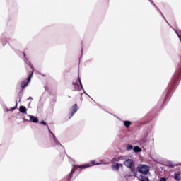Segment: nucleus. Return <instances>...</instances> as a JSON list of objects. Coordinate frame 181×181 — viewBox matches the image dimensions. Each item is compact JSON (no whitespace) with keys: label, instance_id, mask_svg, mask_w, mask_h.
<instances>
[{"label":"nucleus","instance_id":"9","mask_svg":"<svg viewBox=\"0 0 181 181\" xmlns=\"http://www.w3.org/2000/svg\"><path fill=\"white\" fill-rule=\"evenodd\" d=\"M28 118H30L31 122H34L35 124H37V122H39V119L33 115H28Z\"/></svg>","mask_w":181,"mask_h":181},{"label":"nucleus","instance_id":"14","mask_svg":"<svg viewBox=\"0 0 181 181\" xmlns=\"http://www.w3.org/2000/svg\"><path fill=\"white\" fill-rule=\"evenodd\" d=\"M132 149H134V146H132V145L128 144V145L127 146V151H131V150H132Z\"/></svg>","mask_w":181,"mask_h":181},{"label":"nucleus","instance_id":"18","mask_svg":"<svg viewBox=\"0 0 181 181\" xmlns=\"http://www.w3.org/2000/svg\"><path fill=\"white\" fill-rule=\"evenodd\" d=\"M154 162H156V163H160V162H158V160H156V159H153Z\"/></svg>","mask_w":181,"mask_h":181},{"label":"nucleus","instance_id":"19","mask_svg":"<svg viewBox=\"0 0 181 181\" xmlns=\"http://www.w3.org/2000/svg\"><path fill=\"white\" fill-rule=\"evenodd\" d=\"M7 111H13V108H12L11 110H7Z\"/></svg>","mask_w":181,"mask_h":181},{"label":"nucleus","instance_id":"4","mask_svg":"<svg viewBox=\"0 0 181 181\" xmlns=\"http://www.w3.org/2000/svg\"><path fill=\"white\" fill-rule=\"evenodd\" d=\"M95 165H101V163H95V161L93 160L90 163L79 165L77 168H80L81 169H87V168H91V166H95Z\"/></svg>","mask_w":181,"mask_h":181},{"label":"nucleus","instance_id":"11","mask_svg":"<svg viewBox=\"0 0 181 181\" xmlns=\"http://www.w3.org/2000/svg\"><path fill=\"white\" fill-rule=\"evenodd\" d=\"M19 111L20 112H22V114H26L27 109L25 106H21Z\"/></svg>","mask_w":181,"mask_h":181},{"label":"nucleus","instance_id":"10","mask_svg":"<svg viewBox=\"0 0 181 181\" xmlns=\"http://www.w3.org/2000/svg\"><path fill=\"white\" fill-rule=\"evenodd\" d=\"M134 152H135L136 153H138L139 152L142 151V149L141 148H139V146H136L134 147L133 148Z\"/></svg>","mask_w":181,"mask_h":181},{"label":"nucleus","instance_id":"16","mask_svg":"<svg viewBox=\"0 0 181 181\" xmlns=\"http://www.w3.org/2000/svg\"><path fill=\"white\" fill-rule=\"evenodd\" d=\"M141 181H149V179L148 178V177H142L141 179Z\"/></svg>","mask_w":181,"mask_h":181},{"label":"nucleus","instance_id":"15","mask_svg":"<svg viewBox=\"0 0 181 181\" xmlns=\"http://www.w3.org/2000/svg\"><path fill=\"white\" fill-rule=\"evenodd\" d=\"M49 132H51V134L53 135L54 141L57 144H57H60V143H59V141H57V140L56 139V136H54V134H53V133H52V132L49 130Z\"/></svg>","mask_w":181,"mask_h":181},{"label":"nucleus","instance_id":"17","mask_svg":"<svg viewBox=\"0 0 181 181\" xmlns=\"http://www.w3.org/2000/svg\"><path fill=\"white\" fill-rule=\"evenodd\" d=\"M41 124H42V125H47V124L46 123V122H45V121H41Z\"/></svg>","mask_w":181,"mask_h":181},{"label":"nucleus","instance_id":"20","mask_svg":"<svg viewBox=\"0 0 181 181\" xmlns=\"http://www.w3.org/2000/svg\"><path fill=\"white\" fill-rule=\"evenodd\" d=\"M83 93H84V94H86V95H88L87 94V93H86V91H84Z\"/></svg>","mask_w":181,"mask_h":181},{"label":"nucleus","instance_id":"6","mask_svg":"<svg viewBox=\"0 0 181 181\" xmlns=\"http://www.w3.org/2000/svg\"><path fill=\"white\" fill-rule=\"evenodd\" d=\"M119 168H124V164L120 163H116L112 165V170H119Z\"/></svg>","mask_w":181,"mask_h":181},{"label":"nucleus","instance_id":"22","mask_svg":"<svg viewBox=\"0 0 181 181\" xmlns=\"http://www.w3.org/2000/svg\"><path fill=\"white\" fill-rule=\"evenodd\" d=\"M74 173V170L71 171V173Z\"/></svg>","mask_w":181,"mask_h":181},{"label":"nucleus","instance_id":"1","mask_svg":"<svg viewBox=\"0 0 181 181\" xmlns=\"http://www.w3.org/2000/svg\"><path fill=\"white\" fill-rule=\"evenodd\" d=\"M137 169L138 171L143 175H148V173H149V167H148V165L141 164L138 166Z\"/></svg>","mask_w":181,"mask_h":181},{"label":"nucleus","instance_id":"3","mask_svg":"<svg viewBox=\"0 0 181 181\" xmlns=\"http://www.w3.org/2000/svg\"><path fill=\"white\" fill-rule=\"evenodd\" d=\"M74 87L76 91H80V90H84L83 88V83H81V80L78 79L74 83Z\"/></svg>","mask_w":181,"mask_h":181},{"label":"nucleus","instance_id":"12","mask_svg":"<svg viewBox=\"0 0 181 181\" xmlns=\"http://www.w3.org/2000/svg\"><path fill=\"white\" fill-rule=\"evenodd\" d=\"M174 178L175 180L180 181L181 177H180V173H175L174 175Z\"/></svg>","mask_w":181,"mask_h":181},{"label":"nucleus","instance_id":"2","mask_svg":"<svg viewBox=\"0 0 181 181\" xmlns=\"http://www.w3.org/2000/svg\"><path fill=\"white\" fill-rule=\"evenodd\" d=\"M124 165L126 168H129L131 170H134V160L132 159L125 158Z\"/></svg>","mask_w":181,"mask_h":181},{"label":"nucleus","instance_id":"21","mask_svg":"<svg viewBox=\"0 0 181 181\" xmlns=\"http://www.w3.org/2000/svg\"><path fill=\"white\" fill-rule=\"evenodd\" d=\"M28 100H32V97L28 98Z\"/></svg>","mask_w":181,"mask_h":181},{"label":"nucleus","instance_id":"7","mask_svg":"<svg viewBox=\"0 0 181 181\" xmlns=\"http://www.w3.org/2000/svg\"><path fill=\"white\" fill-rule=\"evenodd\" d=\"M33 74V73H32L31 75L28 78V81L25 80L21 83L22 88H25V87H27L28 84H29L30 80L32 79Z\"/></svg>","mask_w":181,"mask_h":181},{"label":"nucleus","instance_id":"5","mask_svg":"<svg viewBox=\"0 0 181 181\" xmlns=\"http://www.w3.org/2000/svg\"><path fill=\"white\" fill-rule=\"evenodd\" d=\"M125 159L126 158L124 156H119V157L116 156L112 158V163H115V162H117L118 163H121L122 162H123L124 163V162H125Z\"/></svg>","mask_w":181,"mask_h":181},{"label":"nucleus","instance_id":"8","mask_svg":"<svg viewBox=\"0 0 181 181\" xmlns=\"http://www.w3.org/2000/svg\"><path fill=\"white\" fill-rule=\"evenodd\" d=\"M77 111H78V107L77 106V104H74L71 108V117H73Z\"/></svg>","mask_w":181,"mask_h":181},{"label":"nucleus","instance_id":"13","mask_svg":"<svg viewBox=\"0 0 181 181\" xmlns=\"http://www.w3.org/2000/svg\"><path fill=\"white\" fill-rule=\"evenodd\" d=\"M123 122L126 128H129V127L131 126V122L129 121H124Z\"/></svg>","mask_w":181,"mask_h":181}]
</instances>
